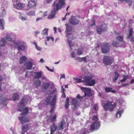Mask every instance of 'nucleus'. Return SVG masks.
Here are the masks:
<instances>
[{"instance_id":"f257e3e1","label":"nucleus","mask_w":134,"mask_h":134,"mask_svg":"<svg viewBox=\"0 0 134 134\" xmlns=\"http://www.w3.org/2000/svg\"><path fill=\"white\" fill-rule=\"evenodd\" d=\"M65 4L64 0H58V1L56 0L54 1L52 5L53 8V10L49 14L48 19H51L53 18L56 12L60 9Z\"/></svg>"},{"instance_id":"f03ea898","label":"nucleus","mask_w":134,"mask_h":134,"mask_svg":"<svg viewBox=\"0 0 134 134\" xmlns=\"http://www.w3.org/2000/svg\"><path fill=\"white\" fill-rule=\"evenodd\" d=\"M116 105V103H114L113 104H112V102L109 101H108L107 103H103L102 105L105 110L107 111L109 109L110 111H112Z\"/></svg>"},{"instance_id":"7ed1b4c3","label":"nucleus","mask_w":134,"mask_h":134,"mask_svg":"<svg viewBox=\"0 0 134 134\" xmlns=\"http://www.w3.org/2000/svg\"><path fill=\"white\" fill-rule=\"evenodd\" d=\"M93 76L91 75L84 77L83 78V82L86 86H93L95 83V80L92 79Z\"/></svg>"},{"instance_id":"20e7f679","label":"nucleus","mask_w":134,"mask_h":134,"mask_svg":"<svg viewBox=\"0 0 134 134\" xmlns=\"http://www.w3.org/2000/svg\"><path fill=\"white\" fill-rule=\"evenodd\" d=\"M114 61V59L109 55L105 56L103 57V62L106 65H111L113 63Z\"/></svg>"},{"instance_id":"39448f33","label":"nucleus","mask_w":134,"mask_h":134,"mask_svg":"<svg viewBox=\"0 0 134 134\" xmlns=\"http://www.w3.org/2000/svg\"><path fill=\"white\" fill-rule=\"evenodd\" d=\"M100 124L99 122H94L92 123L90 129L92 132L94 130H97L99 128Z\"/></svg>"},{"instance_id":"423d86ee","label":"nucleus","mask_w":134,"mask_h":134,"mask_svg":"<svg viewBox=\"0 0 134 134\" xmlns=\"http://www.w3.org/2000/svg\"><path fill=\"white\" fill-rule=\"evenodd\" d=\"M81 89L84 92V96L90 97L92 95L91 89V88L81 87Z\"/></svg>"},{"instance_id":"0eeeda50","label":"nucleus","mask_w":134,"mask_h":134,"mask_svg":"<svg viewBox=\"0 0 134 134\" xmlns=\"http://www.w3.org/2000/svg\"><path fill=\"white\" fill-rule=\"evenodd\" d=\"M107 29V25L104 23L103 24L100 26L97 27V32L98 34L100 35L102 32L105 31Z\"/></svg>"},{"instance_id":"6e6552de","label":"nucleus","mask_w":134,"mask_h":134,"mask_svg":"<svg viewBox=\"0 0 134 134\" xmlns=\"http://www.w3.org/2000/svg\"><path fill=\"white\" fill-rule=\"evenodd\" d=\"M110 50V45L107 43L103 44L101 46V50L102 52L103 53H106L109 52Z\"/></svg>"},{"instance_id":"1a4fd4ad","label":"nucleus","mask_w":134,"mask_h":134,"mask_svg":"<svg viewBox=\"0 0 134 134\" xmlns=\"http://www.w3.org/2000/svg\"><path fill=\"white\" fill-rule=\"evenodd\" d=\"M0 41L1 42H6L7 41L11 42L13 40L10 36V34L8 33H7L6 34V36L1 38Z\"/></svg>"},{"instance_id":"9d476101","label":"nucleus","mask_w":134,"mask_h":134,"mask_svg":"<svg viewBox=\"0 0 134 134\" xmlns=\"http://www.w3.org/2000/svg\"><path fill=\"white\" fill-rule=\"evenodd\" d=\"M7 3L6 2H4L3 3V7H1L0 10V17H3L6 13L5 11L4 8L7 7Z\"/></svg>"},{"instance_id":"9b49d317","label":"nucleus","mask_w":134,"mask_h":134,"mask_svg":"<svg viewBox=\"0 0 134 134\" xmlns=\"http://www.w3.org/2000/svg\"><path fill=\"white\" fill-rule=\"evenodd\" d=\"M56 96L54 95L51 102V105L52 106H53L51 108L50 111V113L51 114L53 113L54 111V108H55L54 107V103L55 102V101L56 99Z\"/></svg>"},{"instance_id":"f8f14e48","label":"nucleus","mask_w":134,"mask_h":134,"mask_svg":"<svg viewBox=\"0 0 134 134\" xmlns=\"http://www.w3.org/2000/svg\"><path fill=\"white\" fill-rule=\"evenodd\" d=\"M69 22L70 24L73 25H75L79 24V20L77 19L76 18L72 16L69 20Z\"/></svg>"},{"instance_id":"ddd939ff","label":"nucleus","mask_w":134,"mask_h":134,"mask_svg":"<svg viewBox=\"0 0 134 134\" xmlns=\"http://www.w3.org/2000/svg\"><path fill=\"white\" fill-rule=\"evenodd\" d=\"M25 69L27 70H31L32 68V63L30 61L26 62L24 64Z\"/></svg>"},{"instance_id":"4468645a","label":"nucleus","mask_w":134,"mask_h":134,"mask_svg":"<svg viewBox=\"0 0 134 134\" xmlns=\"http://www.w3.org/2000/svg\"><path fill=\"white\" fill-rule=\"evenodd\" d=\"M32 75L34 79H39L42 77L41 72H32Z\"/></svg>"},{"instance_id":"2eb2a0df","label":"nucleus","mask_w":134,"mask_h":134,"mask_svg":"<svg viewBox=\"0 0 134 134\" xmlns=\"http://www.w3.org/2000/svg\"><path fill=\"white\" fill-rule=\"evenodd\" d=\"M13 7L18 9H22L24 8L23 5L20 3L13 4Z\"/></svg>"},{"instance_id":"dca6fc26","label":"nucleus","mask_w":134,"mask_h":134,"mask_svg":"<svg viewBox=\"0 0 134 134\" xmlns=\"http://www.w3.org/2000/svg\"><path fill=\"white\" fill-rule=\"evenodd\" d=\"M19 120L22 124L28 122L29 120V119L25 117V115L22 116L21 117H19Z\"/></svg>"},{"instance_id":"f3484780","label":"nucleus","mask_w":134,"mask_h":134,"mask_svg":"<svg viewBox=\"0 0 134 134\" xmlns=\"http://www.w3.org/2000/svg\"><path fill=\"white\" fill-rule=\"evenodd\" d=\"M65 25L66 27L65 31L66 33V34L69 35L71 33L72 30V27L71 26L68 25L67 24H65Z\"/></svg>"},{"instance_id":"a211bd4d","label":"nucleus","mask_w":134,"mask_h":134,"mask_svg":"<svg viewBox=\"0 0 134 134\" xmlns=\"http://www.w3.org/2000/svg\"><path fill=\"white\" fill-rule=\"evenodd\" d=\"M14 44L15 47L19 50H24L25 49L24 46L21 45H18V43L17 42H14Z\"/></svg>"},{"instance_id":"6ab92c4d","label":"nucleus","mask_w":134,"mask_h":134,"mask_svg":"<svg viewBox=\"0 0 134 134\" xmlns=\"http://www.w3.org/2000/svg\"><path fill=\"white\" fill-rule=\"evenodd\" d=\"M57 126L55 125V123L54 122L51 128V133L50 134H53L55 131L57 130Z\"/></svg>"},{"instance_id":"aec40b11","label":"nucleus","mask_w":134,"mask_h":134,"mask_svg":"<svg viewBox=\"0 0 134 134\" xmlns=\"http://www.w3.org/2000/svg\"><path fill=\"white\" fill-rule=\"evenodd\" d=\"M5 21L4 19L2 18L0 19V29L4 30V28Z\"/></svg>"},{"instance_id":"412c9836","label":"nucleus","mask_w":134,"mask_h":134,"mask_svg":"<svg viewBox=\"0 0 134 134\" xmlns=\"http://www.w3.org/2000/svg\"><path fill=\"white\" fill-rule=\"evenodd\" d=\"M36 6V3L34 1H29L27 7L28 8H29Z\"/></svg>"},{"instance_id":"4be33fe9","label":"nucleus","mask_w":134,"mask_h":134,"mask_svg":"<svg viewBox=\"0 0 134 134\" xmlns=\"http://www.w3.org/2000/svg\"><path fill=\"white\" fill-rule=\"evenodd\" d=\"M105 91L107 93L112 92L115 93L116 92L115 90H112V88L111 87H106L105 89Z\"/></svg>"},{"instance_id":"5701e85b","label":"nucleus","mask_w":134,"mask_h":134,"mask_svg":"<svg viewBox=\"0 0 134 134\" xmlns=\"http://www.w3.org/2000/svg\"><path fill=\"white\" fill-rule=\"evenodd\" d=\"M51 100V97H47L46 100L43 103V104L46 105H48L50 103V101Z\"/></svg>"},{"instance_id":"b1692460","label":"nucleus","mask_w":134,"mask_h":134,"mask_svg":"<svg viewBox=\"0 0 134 134\" xmlns=\"http://www.w3.org/2000/svg\"><path fill=\"white\" fill-rule=\"evenodd\" d=\"M27 60V58L25 56H22L20 59L19 63L22 64Z\"/></svg>"},{"instance_id":"393cba45","label":"nucleus","mask_w":134,"mask_h":134,"mask_svg":"<svg viewBox=\"0 0 134 134\" xmlns=\"http://www.w3.org/2000/svg\"><path fill=\"white\" fill-rule=\"evenodd\" d=\"M83 49L80 48L77 49V54L78 55H80L83 54Z\"/></svg>"},{"instance_id":"a878e982","label":"nucleus","mask_w":134,"mask_h":134,"mask_svg":"<svg viewBox=\"0 0 134 134\" xmlns=\"http://www.w3.org/2000/svg\"><path fill=\"white\" fill-rule=\"evenodd\" d=\"M23 112L21 113V115H23L25 116L29 113L28 108L27 107L25 108L24 109L22 110Z\"/></svg>"},{"instance_id":"bb28decb","label":"nucleus","mask_w":134,"mask_h":134,"mask_svg":"<svg viewBox=\"0 0 134 134\" xmlns=\"http://www.w3.org/2000/svg\"><path fill=\"white\" fill-rule=\"evenodd\" d=\"M25 107L24 106L18 104L17 105V110L21 112Z\"/></svg>"},{"instance_id":"cd10ccee","label":"nucleus","mask_w":134,"mask_h":134,"mask_svg":"<svg viewBox=\"0 0 134 134\" xmlns=\"http://www.w3.org/2000/svg\"><path fill=\"white\" fill-rule=\"evenodd\" d=\"M123 112V110L122 109L118 111L116 113V116L118 118H120L121 116V114Z\"/></svg>"},{"instance_id":"c85d7f7f","label":"nucleus","mask_w":134,"mask_h":134,"mask_svg":"<svg viewBox=\"0 0 134 134\" xmlns=\"http://www.w3.org/2000/svg\"><path fill=\"white\" fill-rule=\"evenodd\" d=\"M19 95L16 93H15L14 94L12 99L13 100H15L19 99Z\"/></svg>"},{"instance_id":"c756f323","label":"nucleus","mask_w":134,"mask_h":134,"mask_svg":"<svg viewBox=\"0 0 134 134\" xmlns=\"http://www.w3.org/2000/svg\"><path fill=\"white\" fill-rule=\"evenodd\" d=\"M65 107L66 108H69V98L68 97H67L65 101Z\"/></svg>"},{"instance_id":"7c9ffc66","label":"nucleus","mask_w":134,"mask_h":134,"mask_svg":"<svg viewBox=\"0 0 134 134\" xmlns=\"http://www.w3.org/2000/svg\"><path fill=\"white\" fill-rule=\"evenodd\" d=\"M49 86L50 84L49 83H45L42 86V88L45 90H46L49 87Z\"/></svg>"},{"instance_id":"2f4dec72","label":"nucleus","mask_w":134,"mask_h":134,"mask_svg":"<svg viewBox=\"0 0 134 134\" xmlns=\"http://www.w3.org/2000/svg\"><path fill=\"white\" fill-rule=\"evenodd\" d=\"M27 15L29 16H32L35 15V11H31L27 13Z\"/></svg>"},{"instance_id":"473e14b6","label":"nucleus","mask_w":134,"mask_h":134,"mask_svg":"<svg viewBox=\"0 0 134 134\" xmlns=\"http://www.w3.org/2000/svg\"><path fill=\"white\" fill-rule=\"evenodd\" d=\"M35 84L36 87H38L41 85V82L39 79H37L35 82Z\"/></svg>"},{"instance_id":"72a5a7b5","label":"nucleus","mask_w":134,"mask_h":134,"mask_svg":"<svg viewBox=\"0 0 134 134\" xmlns=\"http://www.w3.org/2000/svg\"><path fill=\"white\" fill-rule=\"evenodd\" d=\"M9 99L8 98H4L2 99V96H0V100L2 102L1 103H4L6 101H7Z\"/></svg>"},{"instance_id":"f704fd0d","label":"nucleus","mask_w":134,"mask_h":134,"mask_svg":"<svg viewBox=\"0 0 134 134\" xmlns=\"http://www.w3.org/2000/svg\"><path fill=\"white\" fill-rule=\"evenodd\" d=\"M114 74L115 75V76L113 80L114 81H115L118 79V77L119 76V75L118 73L116 71H115L114 72Z\"/></svg>"},{"instance_id":"c9c22d12","label":"nucleus","mask_w":134,"mask_h":134,"mask_svg":"<svg viewBox=\"0 0 134 134\" xmlns=\"http://www.w3.org/2000/svg\"><path fill=\"white\" fill-rule=\"evenodd\" d=\"M48 29H45L43 30L42 32V34L43 35H47L48 34Z\"/></svg>"},{"instance_id":"e433bc0d","label":"nucleus","mask_w":134,"mask_h":134,"mask_svg":"<svg viewBox=\"0 0 134 134\" xmlns=\"http://www.w3.org/2000/svg\"><path fill=\"white\" fill-rule=\"evenodd\" d=\"M20 15L19 16V17L23 21H26L27 20L26 18L23 16L22 14H21L20 13H19Z\"/></svg>"},{"instance_id":"4c0bfd02","label":"nucleus","mask_w":134,"mask_h":134,"mask_svg":"<svg viewBox=\"0 0 134 134\" xmlns=\"http://www.w3.org/2000/svg\"><path fill=\"white\" fill-rule=\"evenodd\" d=\"M65 124V123L63 121H62L60 126L59 127V128H60V129L61 130L63 129V127L64 126V125Z\"/></svg>"},{"instance_id":"58836bf2","label":"nucleus","mask_w":134,"mask_h":134,"mask_svg":"<svg viewBox=\"0 0 134 134\" xmlns=\"http://www.w3.org/2000/svg\"><path fill=\"white\" fill-rule=\"evenodd\" d=\"M47 41H53L54 40V38L52 37L47 36L46 37Z\"/></svg>"},{"instance_id":"ea45409f","label":"nucleus","mask_w":134,"mask_h":134,"mask_svg":"<svg viewBox=\"0 0 134 134\" xmlns=\"http://www.w3.org/2000/svg\"><path fill=\"white\" fill-rule=\"evenodd\" d=\"M95 21L93 20H92L91 21V23H88V26H92L95 25Z\"/></svg>"},{"instance_id":"a19ab883","label":"nucleus","mask_w":134,"mask_h":134,"mask_svg":"<svg viewBox=\"0 0 134 134\" xmlns=\"http://www.w3.org/2000/svg\"><path fill=\"white\" fill-rule=\"evenodd\" d=\"M25 100H24V99H22L19 103V104L21 105H22L23 106H24L25 107Z\"/></svg>"},{"instance_id":"79ce46f5","label":"nucleus","mask_w":134,"mask_h":134,"mask_svg":"<svg viewBox=\"0 0 134 134\" xmlns=\"http://www.w3.org/2000/svg\"><path fill=\"white\" fill-rule=\"evenodd\" d=\"M93 120L94 122H99L98 121V119L97 116H94L93 117Z\"/></svg>"},{"instance_id":"37998d69","label":"nucleus","mask_w":134,"mask_h":134,"mask_svg":"<svg viewBox=\"0 0 134 134\" xmlns=\"http://www.w3.org/2000/svg\"><path fill=\"white\" fill-rule=\"evenodd\" d=\"M82 59H85L84 60H86V57H83L82 58H81L80 57H77V60L79 62H82Z\"/></svg>"},{"instance_id":"c03bdc74","label":"nucleus","mask_w":134,"mask_h":134,"mask_svg":"<svg viewBox=\"0 0 134 134\" xmlns=\"http://www.w3.org/2000/svg\"><path fill=\"white\" fill-rule=\"evenodd\" d=\"M117 39L119 41L121 42L123 41V37L120 36H118L117 37Z\"/></svg>"},{"instance_id":"a18cd8bd","label":"nucleus","mask_w":134,"mask_h":134,"mask_svg":"<svg viewBox=\"0 0 134 134\" xmlns=\"http://www.w3.org/2000/svg\"><path fill=\"white\" fill-rule=\"evenodd\" d=\"M132 34V31L131 29H130L129 32V34L127 36L128 38H129L130 37H131Z\"/></svg>"},{"instance_id":"49530a36","label":"nucleus","mask_w":134,"mask_h":134,"mask_svg":"<svg viewBox=\"0 0 134 134\" xmlns=\"http://www.w3.org/2000/svg\"><path fill=\"white\" fill-rule=\"evenodd\" d=\"M124 77H125L123 79H122L120 80V82H125L126 80L127 79H128V76H123Z\"/></svg>"},{"instance_id":"de8ad7c7","label":"nucleus","mask_w":134,"mask_h":134,"mask_svg":"<svg viewBox=\"0 0 134 134\" xmlns=\"http://www.w3.org/2000/svg\"><path fill=\"white\" fill-rule=\"evenodd\" d=\"M72 104L74 105L75 106L76 105L77 103V102H76V100L75 99H73L72 100Z\"/></svg>"},{"instance_id":"09e8293b","label":"nucleus","mask_w":134,"mask_h":134,"mask_svg":"<svg viewBox=\"0 0 134 134\" xmlns=\"http://www.w3.org/2000/svg\"><path fill=\"white\" fill-rule=\"evenodd\" d=\"M119 42H112V44L114 46L117 47L119 46Z\"/></svg>"},{"instance_id":"8fccbe9b","label":"nucleus","mask_w":134,"mask_h":134,"mask_svg":"<svg viewBox=\"0 0 134 134\" xmlns=\"http://www.w3.org/2000/svg\"><path fill=\"white\" fill-rule=\"evenodd\" d=\"M125 2H127L129 5L131 4L132 0H124Z\"/></svg>"},{"instance_id":"3c124183","label":"nucleus","mask_w":134,"mask_h":134,"mask_svg":"<svg viewBox=\"0 0 134 134\" xmlns=\"http://www.w3.org/2000/svg\"><path fill=\"white\" fill-rule=\"evenodd\" d=\"M68 44L71 49H72V47L73 46V45L74 44V42H68Z\"/></svg>"},{"instance_id":"603ef678","label":"nucleus","mask_w":134,"mask_h":134,"mask_svg":"<svg viewBox=\"0 0 134 134\" xmlns=\"http://www.w3.org/2000/svg\"><path fill=\"white\" fill-rule=\"evenodd\" d=\"M34 43L35 44L36 48V49L38 50H40L41 49V48L37 46V43H35V42Z\"/></svg>"},{"instance_id":"864d4df0","label":"nucleus","mask_w":134,"mask_h":134,"mask_svg":"<svg viewBox=\"0 0 134 134\" xmlns=\"http://www.w3.org/2000/svg\"><path fill=\"white\" fill-rule=\"evenodd\" d=\"M6 42H0V47L4 46Z\"/></svg>"},{"instance_id":"5fc2aeb1","label":"nucleus","mask_w":134,"mask_h":134,"mask_svg":"<svg viewBox=\"0 0 134 134\" xmlns=\"http://www.w3.org/2000/svg\"><path fill=\"white\" fill-rule=\"evenodd\" d=\"M28 127V126L27 124H26L24 126H23L22 128V130L23 131H24L25 129H27Z\"/></svg>"},{"instance_id":"6e6d98bb","label":"nucleus","mask_w":134,"mask_h":134,"mask_svg":"<svg viewBox=\"0 0 134 134\" xmlns=\"http://www.w3.org/2000/svg\"><path fill=\"white\" fill-rule=\"evenodd\" d=\"M56 115L55 114L54 115L53 117H52V119H51V120H53V121H55V120L56 118Z\"/></svg>"},{"instance_id":"4d7b16f0","label":"nucleus","mask_w":134,"mask_h":134,"mask_svg":"<svg viewBox=\"0 0 134 134\" xmlns=\"http://www.w3.org/2000/svg\"><path fill=\"white\" fill-rule=\"evenodd\" d=\"M75 80H76V82L78 83H80L81 81V79L80 78H77Z\"/></svg>"},{"instance_id":"13d9d810","label":"nucleus","mask_w":134,"mask_h":134,"mask_svg":"<svg viewBox=\"0 0 134 134\" xmlns=\"http://www.w3.org/2000/svg\"><path fill=\"white\" fill-rule=\"evenodd\" d=\"M57 89H54L53 91L51 93V94H54L56 92Z\"/></svg>"},{"instance_id":"bf43d9fd","label":"nucleus","mask_w":134,"mask_h":134,"mask_svg":"<svg viewBox=\"0 0 134 134\" xmlns=\"http://www.w3.org/2000/svg\"><path fill=\"white\" fill-rule=\"evenodd\" d=\"M71 57L73 58L75 57V54L74 52H72L71 54Z\"/></svg>"},{"instance_id":"052dcab7","label":"nucleus","mask_w":134,"mask_h":134,"mask_svg":"<svg viewBox=\"0 0 134 134\" xmlns=\"http://www.w3.org/2000/svg\"><path fill=\"white\" fill-rule=\"evenodd\" d=\"M53 0H46V2L47 4L50 3L52 2Z\"/></svg>"},{"instance_id":"680f3d73","label":"nucleus","mask_w":134,"mask_h":134,"mask_svg":"<svg viewBox=\"0 0 134 134\" xmlns=\"http://www.w3.org/2000/svg\"><path fill=\"white\" fill-rule=\"evenodd\" d=\"M129 22L131 24H132V23H133V20L132 19H130L129 20Z\"/></svg>"},{"instance_id":"e2e57ef3","label":"nucleus","mask_w":134,"mask_h":134,"mask_svg":"<svg viewBox=\"0 0 134 134\" xmlns=\"http://www.w3.org/2000/svg\"><path fill=\"white\" fill-rule=\"evenodd\" d=\"M18 0H12V1L13 3V4L18 3Z\"/></svg>"},{"instance_id":"0e129e2a","label":"nucleus","mask_w":134,"mask_h":134,"mask_svg":"<svg viewBox=\"0 0 134 134\" xmlns=\"http://www.w3.org/2000/svg\"><path fill=\"white\" fill-rule=\"evenodd\" d=\"M62 96L63 98H65L66 97V96L65 92L63 93V94H62Z\"/></svg>"},{"instance_id":"69168bd1","label":"nucleus","mask_w":134,"mask_h":134,"mask_svg":"<svg viewBox=\"0 0 134 134\" xmlns=\"http://www.w3.org/2000/svg\"><path fill=\"white\" fill-rule=\"evenodd\" d=\"M77 97L79 99L80 98H83L82 97H81L79 94H78V95L77 96Z\"/></svg>"},{"instance_id":"338daca9","label":"nucleus","mask_w":134,"mask_h":134,"mask_svg":"<svg viewBox=\"0 0 134 134\" xmlns=\"http://www.w3.org/2000/svg\"><path fill=\"white\" fill-rule=\"evenodd\" d=\"M42 18H37V19H36V21H38L39 20H41L42 19Z\"/></svg>"},{"instance_id":"774afa93","label":"nucleus","mask_w":134,"mask_h":134,"mask_svg":"<svg viewBox=\"0 0 134 134\" xmlns=\"http://www.w3.org/2000/svg\"><path fill=\"white\" fill-rule=\"evenodd\" d=\"M133 83H134V79H132L130 82V83L131 84Z\"/></svg>"}]
</instances>
